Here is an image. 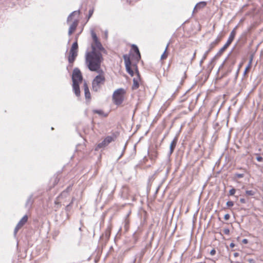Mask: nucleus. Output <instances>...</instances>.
I'll return each mask as SVG.
<instances>
[{
    "mask_svg": "<svg viewBox=\"0 0 263 263\" xmlns=\"http://www.w3.org/2000/svg\"><path fill=\"white\" fill-rule=\"evenodd\" d=\"M103 60V58L101 52L96 50L93 47H92L91 51L86 53L85 62L89 70L98 68Z\"/></svg>",
    "mask_w": 263,
    "mask_h": 263,
    "instance_id": "obj_1",
    "label": "nucleus"
},
{
    "mask_svg": "<svg viewBox=\"0 0 263 263\" xmlns=\"http://www.w3.org/2000/svg\"><path fill=\"white\" fill-rule=\"evenodd\" d=\"M125 92V89L122 88H118L114 92L112 100L115 105L119 106L123 103Z\"/></svg>",
    "mask_w": 263,
    "mask_h": 263,
    "instance_id": "obj_2",
    "label": "nucleus"
},
{
    "mask_svg": "<svg viewBox=\"0 0 263 263\" xmlns=\"http://www.w3.org/2000/svg\"><path fill=\"white\" fill-rule=\"evenodd\" d=\"M105 81V78L104 76H96L92 81V90L95 92L99 91L101 85L104 84Z\"/></svg>",
    "mask_w": 263,
    "mask_h": 263,
    "instance_id": "obj_3",
    "label": "nucleus"
},
{
    "mask_svg": "<svg viewBox=\"0 0 263 263\" xmlns=\"http://www.w3.org/2000/svg\"><path fill=\"white\" fill-rule=\"evenodd\" d=\"M117 138L116 133H113L111 136H108L100 143H98L95 147V150L96 151H99L100 149L104 148L112 141L115 140Z\"/></svg>",
    "mask_w": 263,
    "mask_h": 263,
    "instance_id": "obj_4",
    "label": "nucleus"
},
{
    "mask_svg": "<svg viewBox=\"0 0 263 263\" xmlns=\"http://www.w3.org/2000/svg\"><path fill=\"white\" fill-rule=\"evenodd\" d=\"M78 42L75 41V42L72 43L69 51V54L68 57V63H73L78 55Z\"/></svg>",
    "mask_w": 263,
    "mask_h": 263,
    "instance_id": "obj_5",
    "label": "nucleus"
},
{
    "mask_svg": "<svg viewBox=\"0 0 263 263\" xmlns=\"http://www.w3.org/2000/svg\"><path fill=\"white\" fill-rule=\"evenodd\" d=\"M236 35V31L235 28L233 29L232 31L231 32L229 37L224 45V46L221 48L218 52L217 53V55H221L223 52L228 48V47L230 45L232 42L233 41L235 36Z\"/></svg>",
    "mask_w": 263,
    "mask_h": 263,
    "instance_id": "obj_6",
    "label": "nucleus"
},
{
    "mask_svg": "<svg viewBox=\"0 0 263 263\" xmlns=\"http://www.w3.org/2000/svg\"><path fill=\"white\" fill-rule=\"evenodd\" d=\"M123 58L124 60L125 69L127 72L132 77L134 76V72L133 69H132V63L130 60L129 55L126 54H124Z\"/></svg>",
    "mask_w": 263,
    "mask_h": 263,
    "instance_id": "obj_7",
    "label": "nucleus"
},
{
    "mask_svg": "<svg viewBox=\"0 0 263 263\" xmlns=\"http://www.w3.org/2000/svg\"><path fill=\"white\" fill-rule=\"evenodd\" d=\"M83 80V76L82 74L80 71V70L76 67L74 68L72 74V83L74 82H78V83H81L82 82Z\"/></svg>",
    "mask_w": 263,
    "mask_h": 263,
    "instance_id": "obj_8",
    "label": "nucleus"
},
{
    "mask_svg": "<svg viewBox=\"0 0 263 263\" xmlns=\"http://www.w3.org/2000/svg\"><path fill=\"white\" fill-rule=\"evenodd\" d=\"M131 50L133 52L132 58L138 63L141 59V54L138 46L135 44L132 45Z\"/></svg>",
    "mask_w": 263,
    "mask_h": 263,
    "instance_id": "obj_9",
    "label": "nucleus"
},
{
    "mask_svg": "<svg viewBox=\"0 0 263 263\" xmlns=\"http://www.w3.org/2000/svg\"><path fill=\"white\" fill-rule=\"evenodd\" d=\"M79 21L78 19H76L73 21L72 23L70 25L68 30V35H71L72 33L76 30Z\"/></svg>",
    "mask_w": 263,
    "mask_h": 263,
    "instance_id": "obj_10",
    "label": "nucleus"
},
{
    "mask_svg": "<svg viewBox=\"0 0 263 263\" xmlns=\"http://www.w3.org/2000/svg\"><path fill=\"white\" fill-rule=\"evenodd\" d=\"M177 141H178V137H177V136H175L170 144V151L168 154V156H170L173 153V152L176 146Z\"/></svg>",
    "mask_w": 263,
    "mask_h": 263,
    "instance_id": "obj_11",
    "label": "nucleus"
},
{
    "mask_svg": "<svg viewBox=\"0 0 263 263\" xmlns=\"http://www.w3.org/2000/svg\"><path fill=\"white\" fill-rule=\"evenodd\" d=\"M33 194H31L27 198L25 206L26 209L29 210L32 208V205L34 203V199L33 198Z\"/></svg>",
    "mask_w": 263,
    "mask_h": 263,
    "instance_id": "obj_12",
    "label": "nucleus"
},
{
    "mask_svg": "<svg viewBox=\"0 0 263 263\" xmlns=\"http://www.w3.org/2000/svg\"><path fill=\"white\" fill-rule=\"evenodd\" d=\"M95 44H91V47H93L96 50H97L98 51H105V48L102 46L101 43L100 42L99 40H98L97 41L94 42Z\"/></svg>",
    "mask_w": 263,
    "mask_h": 263,
    "instance_id": "obj_13",
    "label": "nucleus"
},
{
    "mask_svg": "<svg viewBox=\"0 0 263 263\" xmlns=\"http://www.w3.org/2000/svg\"><path fill=\"white\" fill-rule=\"evenodd\" d=\"M235 63V62L234 61L232 62L231 65L228 67L227 70L223 72L220 79L227 77L232 72Z\"/></svg>",
    "mask_w": 263,
    "mask_h": 263,
    "instance_id": "obj_14",
    "label": "nucleus"
},
{
    "mask_svg": "<svg viewBox=\"0 0 263 263\" xmlns=\"http://www.w3.org/2000/svg\"><path fill=\"white\" fill-rule=\"evenodd\" d=\"M79 83H80L74 82V83H72L73 90L75 95L77 97H79L80 96V89Z\"/></svg>",
    "mask_w": 263,
    "mask_h": 263,
    "instance_id": "obj_15",
    "label": "nucleus"
},
{
    "mask_svg": "<svg viewBox=\"0 0 263 263\" xmlns=\"http://www.w3.org/2000/svg\"><path fill=\"white\" fill-rule=\"evenodd\" d=\"M206 5V2L205 1H201L199 3H198L195 6L193 12L196 11H197L198 10H199L201 8H204Z\"/></svg>",
    "mask_w": 263,
    "mask_h": 263,
    "instance_id": "obj_16",
    "label": "nucleus"
},
{
    "mask_svg": "<svg viewBox=\"0 0 263 263\" xmlns=\"http://www.w3.org/2000/svg\"><path fill=\"white\" fill-rule=\"evenodd\" d=\"M110 229L107 228L104 233L101 236L100 238H104L105 237V240L107 241L109 239L110 235Z\"/></svg>",
    "mask_w": 263,
    "mask_h": 263,
    "instance_id": "obj_17",
    "label": "nucleus"
},
{
    "mask_svg": "<svg viewBox=\"0 0 263 263\" xmlns=\"http://www.w3.org/2000/svg\"><path fill=\"white\" fill-rule=\"evenodd\" d=\"M220 40L221 37L218 36L217 38L210 44L209 48L212 50L218 44Z\"/></svg>",
    "mask_w": 263,
    "mask_h": 263,
    "instance_id": "obj_18",
    "label": "nucleus"
},
{
    "mask_svg": "<svg viewBox=\"0 0 263 263\" xmlns=\"http://www.w3.org/2000/svg\"><path fill=\"white\" fill-rule=\"evenodd\" d=\"M28 216L27 215H24L22 219L19 221L17 224L18 227L22 228L27 221Z\"/></svg>",
    "mask_w": 263,
    "mask_h": 263,
    "instance_id": "obj_19",
    "label": "nucleus"
},
{
    "mask_svg": "<svg viewBox=\"0 0 263 263\" xmlns=\"http://www.w3.org/2000/svg\"><path fill=\"white\" fill-rule=\"evenodd\" d=\"M72 190V185H69L66 189L64 190L61 194V195L63 197H66L68 194Z\"/></svg>",
    "mask_w": 263,
    "mask_h": 263,
    "instance_id": "obj_20",
    "label": "nucleus"
},
{
    "mask_svg": "<svg viewBox=\"0 0 263 263\" xmlns=\"http://www.w3.org/2000/svg\"><path fill=\"white\" fill-rule=\"evenodd\" d=\"M93 112L102 116L104 117H106L108 116V114L104 113V111L101 109H94L93 110Z\"/></svg>",
    "mask_w": 263,
    "mask_h": 263,
    "instance_id": "obj_21",
    "label": "nucleus"
},
{
    "mask_svg": "<svg viewBox=\"0 0 263 263\" xmlns=\"http://www.w3.org/2000/svg\"><path fill=\"white\" fill-rule=\"evenodd\" d=\"M236 47V45H235V46L233 48V49L231 50V51L229 52V53L228 54V56L226 57V58L225 59V60H224V61L223 62V63L221 64V65L220 66L219 69H218V72L219 71V70L222 68L224 65V63L225 62H226V61L228 59L229 56L232 54V53L233 52L234 49H235Z\"/></svg>",
    "mask_w": 263,
    "mask_h": 263,
    "instance_id": "obj_22",
    "label": "nucleus"
},
{
    "mask_svg": "<svg viewBox=\"0 0 263 263\" xmlns=\"http://www.w3.org/2000/svg\"><path fill=\"white\" fill-rule=\"evenodd\" d=\"M236 47V45H235V46L233 48V49L231 50V51L229 52V53L228 54V56L226 57V58L225 59V60H224V61L223 62V63L221 64V65L220 66L219 69H218V72L219 71V70L222 68L224 65V63L225 62H226V61L228 59L229 56L232 54V53L233 52L234 49H235Z\"/></svg>",
    "mask_w": 263,
    "mask_h": 263,
    "instance_id": "obj_23",
    "label": "nucleus"
},
{
    "mask_svg": "<svg viewBox=\"0 0 263 263\" xmlns=\"http://www.w3.org/2000/svg\"><path fill=\"white\" fill-rule=\"evenodd\" d=\"M139 87V83L138 80L136 78L133 79V84L132 86V89L135 90L137 89Z\"/></svg>",
    "mask_w": 263,
    "mask_h": 263,
    "instance_id": "obj_24",
    "label": "nucleus"
},
{
    "mask_svg": "<svg viewBox=\"0 0 263 263\" xmlns=\"http://www.w3.org/2000/svg\"><path fill=\"white\" fill-rule=\"evenodd\" d=\"M169 45H170V42L168 43L166 45L165 50H164V52L163 53V54L161 56V59H164L167 58V53L166 52H167V50L168 49Z\"/></svg>",
    "mask_w": 263,
    "mask_h": 263,
    "instance_id": "obj_25",
    "label": "nucleus"
},
{
    "mask_svg": "<svg viewBox=\"0 0 263 263\" xmlns=\"http://www.w3.org/2000/svg\"><path fill=\"white\" fill-rule=\"evenodd\" d=\"M90 71H95L99 73L98 75L104 76V72L103 70L101 68V65H99L98 68H97L95 70H90Z\"/></svg>",
    "mask_w": 263,
    "mask_h": 263,
    "instance_id": "obj_26",
    "label": "nucleus"
},
{
    "mask_svg": "<svg viewBox=\"0 0 263 263\" xmlns=\"http://www.w3.org/2000/svg\"><path fill=\"white\" fill-rule=\"evenodd\" d=\"M84 94H85V98L86 99H90L91 96H90V93L89 88H86V89H84Z\"/></svg>",
    "mask_w": 263,
    "mask_h": 263,
    "instance_id": "obj_27",
    "label": "nucleus"
},
{
    "mask_svg": "<svg viewBox=\"0 0 263 263\" xmlns=\"http://www.w3.org/2000/svg\"><path fill=\"white\" fill-rule=\"evenodd\" d=\"M91 35L93 42L99 40L96 33L93 30L91 31Z\"/></svg>",
    "mask_w": 263,
    "mask_h": 263,
    "instance_id": "obj_28",
    "label": "nucleus"
},
{
    "mask_svg": "<svg viewBox=\"0 0 263 263\" xmlns=\"http://www.w3.org/2000/svg\"><path fill=\"white\" fill-rule=\"evenodd\" d=\"M256 194L255 191L253 190H247L246 191V194L248 196H253Z\"/></svg>",
    "mask_w": 263,
    "mask_h": 263,
    "instance_id": "obj_29",
    "label": "nucleus"
},
{
    "mask_svg": "<svg viewBox=\"0 0 263 263\" xmlns=\"http://www.w3.org/2000/svg\"><path fill=\"white\" fill-rule=\"evenodd\" d=\"M211 51V49H210L209 48L204 52V53L203 54V56H202V60H205L206 58H207V56L208 55V54L210 53V52Z\"/></svg>",
    "mask_w": 263,
    "mask_h": 263,
    "instance_id": "obj_30",
    "label": "nucleus"
},
{
    "mask_svg": "<svg viewBox=\"0 0 263 263\" xmlns=\"http://www.w3.org/2000/svg\"><path fill=\"white\" fill-rule=\"evenodd\" d=\"M234 176H235V178H243L244 177V174H240V173H236L234 174Z\"/></svg>",
    "mask_w": 263,
    "mask_h": 263,
    "instance_id": "obj_31",
    "label": "nucleus"
},
{
    "mask_svg": "<svg viewBox=\"0 0 263 263\" xmlns=\"http://www.w3.org/2000/svg\"><path fill=\"white\" fill-rule=\"evenodd\" d=\"M93 9H91L89 10L88 11V16H87V19L89 20L90 17L92 16V15L93 14Z\"/></svg>",
    "mask_w": 263,
    "mask_h": 263,
    "instance_id": "obj_32",
    "label": "nucleus"
},
{
    "mask_svg": "<svg viewBox=\"0 0 263 263\" xmlns=\"http://www.w3.org/2000/svg\"><path fill=\"white\" fill-rule=\"evenodd\" d=\"M228 208L232 207L234 205V202L232 201H228L226 203Z\"/></svg>",
    "mask_w": 263,
    "mask_h": 263,
    "instance_id": "obj_33",
    "label": "nucleus"
},
{
    "mask_svg": "<svg viewBox=\"0 0 263 263\" xmlns=\"http://www.w3.org/2000/svg\"><path fill=\"white\" fill-rule=\"evenodd\" d=\"M236 192V190L234 188H232L231 190H230L229 194L230 196H233L235 194Z\"/></svg>",
    "mask_w": 263,
    "mask_h": 263,
    "instance_id": "obj_34",
    "label": "nucleus"
},
{
    "mask_svg": "<svg viewBox=\"0 0 263 263\" xmlns=\"http://www.w3.org/2000/svg\"><path fill=\"white\" fill-rule=\"evenodd\" d=\"M80 10H76V11H74L70 13V14L72 16H73L74 15H77L78 16L80 14Z\"/></svg>",
    "mask_w": 263,
    "mask_h": 263,
    "instance_id": "obj_35",
    "label": "nucleus"
},
{
    "mask_svg": "<svg viewBox=\"0 0 263 263\" xmlns=\"http://www.w3.org/2000/svg\"><path fill=\"white\" fill-rule=\"evenodd\" d=\"M253 59V55H251L250 57V60H249V63L248 64V67H251V65L252 63Z\"/></svg>",
    "mask_w": 263,
    "mask_h": 263,
    "instance_id": "obj_36",
    "label": "nucleus"
},
{
    "mask_svg": "<svg viewBox=\"0 0 263 263\" xmlns=\"http://www.w3.org/2000/svg\"><path fill=\"white\" fill-rule=\"evenodd\" d=\"M126 144H125L124 145V146L123 147V151H122V153L120 155V156L118 157V160H119L123 156V155H124V153L125 149H126Z\"/></svg>",
    "mask_w": 263,
    "mask_h": 263,
    "instance_id": "obj_37",
    "label": "nucleus"
},
{
    "mask_svg": "<svg viewBox=\"0 0 263 263\" xmlns=\"http://www.w3.org/2000/svg\"><path fill=\"white\" fill-rule=\"evenodd\" d=\"M256 155H257V157H256V160L258 162H262L263 161V158L259 155L258 154H256Z\"/></svg>",
    "mask_w": 263,
    "mask_h": 263,
    "instance_id": "obj_38",
    "label": "nucleus"
},
{
    "mask_svg": "<svg viewBox=\"0 0 263 263\" xmlns=\"http://www.w3.org/2000/svg\"><path fill=\"white\" fill-rule=\"evenodd\" d=\"M21 229V227H18L17 225L16 226L14 230V235L15 236L19 230V229Z\"/></svg>",
    "mask_w": 263,
    "mask_h": 263,
    "instance_id": "obj_39",
    "label": "nucleus"
},
{
    "mask_svg": "<svg viewBox=\"0 0 263 263\" xmlns=\"http://www.w3.org/2000/svg\"><path fill=\"white\" fill-rule=\"evenodd\" d=\"M250 30V28H249L248 29V31H246V32H243V33H242V36L245 37V41H244V42H246V40H247V37H246V36H247V32H248V31H249Z\"/></svg>",
    "mask_w": 263,
    "mask_h": 263,
    "instance_id": "obj_40",
    "label": "nucleus"
},
{
    "mask_svg": "<svg viewBox=\"0 0 263 263\" xmlns=\"http://www.w3.org/2000/svg\"><path fill=\"white\" fill-rule=\"evenodd\" d=\"M221 55H217V54L212 59L211 61L210 62V64H211L217 58H218Z\"/></svg>",
    "mask_w": 263,
    "mask_h": 263,
    "instance_id": "obj_41",
    "label": "nucleus"
},
{
    "mask_svg": "<svg viewBox=\"0 0 263 263\" xmlns=\"http://www.w3.org/2000/svg\"><path fill=\"white\" fill-rule=\"evenodd\" d=\"M134 66L135 67L136 71V72H137L138 77L139 78H140V73H139V72L138 69V67H137V63H135L134 65Z\"/></svg>",
    "mask_w": 263,
    "mask_h": 263,
    "instance_id": "obj_42",
    "label": "nucleus"
},
{
    "mask_svg": "<svg viewBox=\"0 0 263 263\" xmlns=\"http://www.w3.org/2000/svg\"><path fill=\"white\" fill-rule=\"evenodd\" d=\"M223 232L226 235H229L230 234V230L229 228H225L223 230Z\"/></svg>",
    "mask_w": 263,
    "mask_h": 263,
    "instance_id": "obj_43",
    "label": "nucleus"
},
{
    "mask_svg": "<svg viewBox=\"0 0 263 263\" xmlns=\"http://www.w3.org/2000/svg\"><path fill=\"white\" fill-rule=\"evenodd\" d=\"M73 66V63H69V64L67 66L66 68L67 69V70L69 71V69H71L72 68Z\"/></svg>",
    "mask_w": 263,
    "mask_h": 263,
    "instance_id": "obj_44",
    "label": "nucleus"
},
{
    "mask_svg": "<svg viewBox=\"0 0 263 263\" xmlns=\"http://www.w3.org/2000/svg\"><path fill=\"white\" fill-rule=\"evenodd\" d=\"M230 217V215L229 214H226L224 215V219L226 220H228L229 219Z\"/></svg>",
    "mask_w": 263,
    "mask_h": 263,
    "instance_id": "obj_45",
    "label": "nucleus"
},
{
    "mask_svg": "<svg viewBox=\"0 0 263 263\" xmlns=\"http://www.w3.org/2000/svg\"><path fill=\"white\" fill-rule=\"evenodd\" d=\"M210 254H211V255H212V256H213V255H215V254H216V250H215V249H212V250H211V251H210Z\"/></svg>",
    "mask_w": 263,
    "mask_h": 263,
    "instance_id": "obj_46",
    "label": "nucleus"
},
{
    "mask_svg": "<svg viewBox=\"0 0 263 263\" xmlns=\"http://www.w3.org/2000/svg\"><path fill=\"white\" fill-rule=\"evenodd\" d=\"M239 69H240V66L238 67V68L237 69V70L236 72L235 77V80H236L237 79V77H238V76L239 74Z\"/></svg>",
    "mask_w": 263,
    "mask_h": 263,
    "instance_id": "obj_47",
    "label": "nucleus"
},
{
    "mask_svg": "<svg viewBox=\"0 0 263 263\" xmlns=\"http://www.w3.org/2000/svg\"><path fill=\"white\" fill-rule=\"evenodd\" d=\"M72 15H71V14H70L68 15V17H67V23H69V22L70 21H71V19H72Z\"/></svg>",
    "mask_w": 263,
    "mask_h": 263,
    "instance_id": "obj_48",
    "label": "nucleus"
},
{
    "mask_svg": "<svg viewBox=\"0 0 263 263\" xmlns=\"http://www.w3.org/2000/svg\"><path fill=\"white\" fill-rule=\"evenodd\" d=\"M72 203V202H71V203H70L69 204H68V205L66 206V208H65V210H66V211H69V207H70V206L71 205V204Z\"/></svg>",
    "mask_w": 263,
    "mask_h": 263,
    "instance_id": "obj_49",
    "label": "nucleus"
},
{
    "mask_svg": "<svg viewBox=\"0 0 263 263\" xmlns=\"http://www.w3.org/2000/svg\"><path fill=\"white\" fill-rule=\"evenodd\" d=\"M83 85H84V89H86V88H89L86 82H85V81L84 82Z\"/></svg>",
    "mask_w": 263,
    "mask_h": 263,
    "instance_id": "obj_50",
    "label": "nucleus"
},
{
    "mask_svg": "<svg viewBox=\"0 0 263 263\" xmlns=\"http://www.w3.org/2000/svg\"><path fill=\"white\" fill-rule=\"evenodd\" d=\"M242 242L244 244H247L248 243V240L247 239H243L242 240Z\"/></svg>",
    "mask_w": 263,
    "mask_h": 263,
    "instance_id": "obj_51",
    "label": "nucleus"
},
{
    "mask_svg": "<svg viewBox=\"0 0 263 263\" xmlns=\"http://www.w3.org/2000/svg\"><path fill=\"white\" fill-rule=\"evenodd\" d=\"M250 68V67H248V65L247 66V67H246V68L245 69V71L243 72V75H245L246 74V73L248 71V69Z\"/></svg>",
    "mask_w": 263,
    "mask_h": 263,
    "instance_id": "obj_52",
    "label": "nucleus"
},
{
    "mask_svg": "<svg viewBox=\"0 0 263 263\" xmlns=\"http://www.w3.org/2000/svg\"><path fill=\"white\" fill-rule=\"evenodd\" d=\"M240 201L242 203H245L246 202V199L244 198H240Z\"/></svg>",
    "mask_w": 263,
    "mask_h": 263,
    "instance_id": "obj_53",
    "label": "nucleus"
},
{
    "mask_svg": "<svg viewBox=\"0 0 263 263\" xmlns=\"http://www.w3.org/2000/svg\"><path fill=\"white\" fill-rule=\"evenodd\" d=\"M235 246V245L233 242H231V243L230 244V247L231 248H234Z\"/></svg>",
    "mask_w": 263,
    "mask_h": 263,
    "instance_id": "obj_54",
    "label": "nucleus"
},
{
    "mask_svg": "<svg viewBox=\"0 0 263 263\" xmlns=\"http://www.w3.org/2000/svg\"><path fill=\"white\" fill-rule=\"evenodd\" d=\"M204 60H202V58L201 59V60H200V63H199V65L200 66L202 65V64Z\"/></svg>",
    "mask_w": 263,
    "mask_h": 263,
    "instance_id": "obj_55",
    "label": "nucleus"
},
{
    "mask_svg": "<svg viewBox=\"0 0 263 263\" xmlns=\"http://www.w3.org/2000/svg\"><path fill=\"white\" fill-rule=\"evenodd\" d=\"M79 34H80V33L77 34L76 35V36H75V41H77V42H78V37H79Z\"/></svg>",
    "mask_w": 263,
    "mask_h": 263,
    "instance_id": "obj_56",
    "label": "nucleus"
},
{
    "mask_svg": "<svg viewBox=\"0 0 263 263\" xmlns=\"http://www.w3.org/2000/svg\"><path fill=\"white\" fill-rule=\"evenodd\" d=\"M234 256L235 257H237V256H239V253H235L234 254Z\"/></svg>",
    "mask_w": 263,
    "mask_h": 263,
    "instance_id": "obj_57",
    "label": "nucleus"
},
{
    "mask_svg": "<svg viewBox=\"0 0 263 263\" xmlns=\"http://www.w3.org/2000/svg\"><path fill=\"white\" fill-rule=\"evenodd\" d=\"M59 179H57V178L55 179V183H58V182H59Z\"/></svg>",
    "mask_w": 263,
    "mask_h": 263,
    "instance_id": "obj_58",
    "label": "nucleus"
},
{
    "mask_svg": "<svg viewBox=\"0 0 263 263\" xmlns=\"http://www.w3.org/2000/svg\"><path fill=\"white\" fill-rule=\"evenodd\" d=\"M249 262L252 263V262H254V260L252 259H249Z\"/></svg>",
    "mask_w": 263,
    "mask_h": 263,
    "instance_id": "obj_59",
    "label": "nucleus"
},
{
    "mask_svg": "<svg viewBox=\"0 0 263 263\" xmlns=\"http://www.w3.org/2000/svg\"><path fill=\"white\" fill-rule=\"evenodd\" d=\"M195 55H196V52H194L193 56V59H194L195 57Z\"/></svg>",
    "mask_w": 263,
    "mask_h": 263,
    "instance_id": "obj_60",
    "label": "nucleus"
},
{
    "mask_svg": "<svg viewBox=\"0 0 263 263\" xmlns=\"http://www.w3.org/2000/svg\"><path fill=\"white\" fill-rule=\"evenodd\" d=\"M175 95V92L173 93V95H172V97H174Z\"/></svg>",
    "mask_w": 263,
    "mask_h": 263,
    "instance_id": "obj_61",
    "label": "nucleus"
},
{
    "mask_svg": "<svg viewBox=\"0 0 263 263\" xmlns=\"http://www.w3.org/2000/svg\"><path fill=\"white\" fill-rule=\"evenodd\" d=\"M79 230L80 231H81V228H79Z\"/></svg>",
    "mask_w": 263,
    "mask_h": 263,
    "instance_id": "obj_62",
    "label": "nucleus"
},
{
    "mask_svg": "<svg viewBox=\"0 0 263 263\" xmlns=\"http://www.w3.org/2000/svg\"><path fill=\"white\" fill-rule=\"evenodd\" d=\"M156 174H157V172H155V173L154 174V175H155Z\"/></svg>",
    "mask_w": 263,
    "mask_h": 263,
    "instance_id": "obj_63",
    "label": "nucleus"
},
{
    "mask_svg": "<svg viewBox=\"0 0 263 263\" xmlns=\"http://www.w3.org/2000/svg\"><path fill=\"white\" fill-rule=\"evenodd\" d=\"M156 174H157V172H155V173L154 174V175H155Z\"/></svg>",
    "mask_w": 263,
    "mask_h": 263,
    "instance_id": "obj_64",
    "label": "nucleus"
}]
</instances>
